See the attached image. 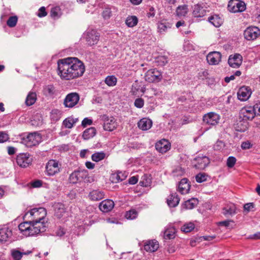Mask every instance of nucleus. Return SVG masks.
<instances>
[{"mask_svg": "<svg viewBox=\"0 0 260 260\" xmlns=\"http://www.w3.org/2000/svg\"><path fill=\"white\" fill-rule=\"evenodd\" d=\"M85 69L77 57H67L57 61V74L63 80H71L81 77Z\"/></svg>", "mask_w": 260, "mask_h": 260, "instance_id": "nucleus-1", "label": "nucleus"}, {"mask_svg": "<svg viewBox=\"0 0 260 260\" xmlns=\"http://www.w3.org/2000/svg\"><path fill=\"white\" fill-rule=\"evenodd\" d=\"M20 233L26 237L34 236L46 231L45 222L26 221L18 226Z\"/></svg>", "mask_w": 260, "mask_h": 260, "instance_id": "nucleus-2", "label": "nucleus"}, {"mask_svg": "<svg viewBox=\"0 0 260 260\" xmlns=\"http://www.w3.org/2000/svg\"><path fill=\"white\" fill-rule=\"evenodd\" d=\"M47 212L44 208H34L25 214V216L29 215L33 217L32 221L35 222H45L44 218Z\"/></svg>", "mask_w": 260, "mask_h": 260, "instance_id": "nucleus-3", "label": "nucleus"}, {"mask_svg": "<svg viewBox=\"0 0 260 260\" xmlns=\"http://www.w3.org/2000/svg\"><path fill=\"white\" fill-rule=\"evenodd\" d=\"M61 164L55 159H50L46 165V172L48 176H53L60 172Z\"/></svg>", "mask_w": 260, "mask_h": 260, "instance_id": "nucleus-4", "label": "nucleus"}, {"mask_svg": "<svg viewBox=\"0 0 260 260\" xmlns=\"http://www.w3.org/2000/svg\"><path fill=\"white\" fill-rule=\"evenodd\" d=\"M162 78L161 72L156 69L148 70L145 75V80L150 83L158 82Z\"/></svg>", "mask_w": 260, "mask_h": 260, "instance_id": "nucleus-5", "label": "nucleus"}, {"mask_svg": "<svg viewBox=\"0 0 260 260\" xmlns=\"http://www.w3.org/2000/svg\"><path fill=\"white\" fill-rule=\"evenodd\" d=\"M228 9L232 13L242 12L246 9L245 4L238 0H231L229 2Z\"/></svg>", "mask_w": 260, "mask_h": 260, "instance_id": "nucleus-6", "label": "nucleus"}, {"mask_svg": "<svg viewBox=\"0 0 260 260\" xmlns=\"http://www.w3.org/2000/svg\"><path fill=\"white\" fill-rule=\"evenodd\" d=\"M255 116L253 107H244L239 112V117L242 120H252Z\"/></svg>", "mask_w": 260, "mask_h": 260, "instance_id": "nucleus-7", "label": "nucleus"}, {"mask_svg": "<svg viewBox=\"0 0 260 260\" xmlns=\"http://www.w3.org/2000/svg\"><path fill=\"white\" fill-rule=\"evenodd\" d=\"M32 159L28 153L19 154L16 157V162L21 168H26L31 164Z\"/></svg>", "mask_w": 260, "mask_h": 260, "instance_id": "nucleus-8", "label": "nucleus"}, {"mask_svg": "<svg viewBox=\"0 0 260 260\" xmlns=\"http://www.w3.org/2000/svg\"><path fill=\"white\" fill-rule=\"evenodd\" d=\"M102 118L104 121L103 127L105 131L111 132L116 128L117 122L114 117L104 115Z\"/></svg>", "mask_w": 260, "mask_h": 260, "instance_id": "nucleus-9", "label": "nucleus"}, {"mask_svg": "<svg viewBox=\"0 0 260 260\" xmlns=\"http://www.w3.org/2000/svg\"><path fill=\"white\" fill-rule=\"evenodd\" d=\"M99 34L94 29L87 30L85 34V39L87 44L89 46L95 45L99 42Z\"/></svg>", "mask_w": 260, "mask_h": 260, "instance_id": "nucleus-10", "label": "nucleus"}, {"mask_svg": "<svg viewBox=\"0 0 260 260\" xmlns=\"http://www.w3.org/2000/svg\"><path fill=\"white\" fill-rule=\"evenodd\" d=\"M260 35V29L256 26H249L244 32V38L247 40H254Z\"/></svg>", "mask_w": 260, "mask_h": 260, "instance_id": "nucleus-11", "label": "nucleus"}, {"mask_svg": "<svg viewBox=\"0 0 260 260\" xmlns=\"http://www.w3.org/2000/svg\"><path fill=\"white\" fill-rule=\"evenodd\" d=\"M220 116L214 112H209L203 116V121L209 125H216L219 123Z\"/></svg>", "mask_w": 260, "mask_h": 260, "instance_id": "nucleus-12", "label": "nucleus"}, {"mask_svg": "<svg viewBox=\"0 0 260 260\" xmlns=\"http://www.w3.org/2000/svg\"><path fill=\"white\" fill-rule=\"evenodd\" d=\"M79 100V94L76 92H72L66 96L63 104L66 107L72 108L78 103Z\"/></svg>", "mask_w": 260, "mask_h": 260, "instance_id": "nucleus-13", "label": "nucleus"}, {"mask_svg": "<svg viewBox=\"0 0 260 260\" xmlns=\"http://www.w3.org/2000/svg\"><path fill=\"white\" fill-rule=\"evenodd\" d=\"M24 140L28 147H31L39 144L41 141V137L39 134L33 133L28 134Z\"/></svg>", "mask_w": 260, "mask_h": 260, "instance_id": "nucleus-14", "label": "nucleus"}, {"mask_svg": "<svg viewBox=\"0 0 260 260\" xmlns=\"http://www.w3.org/2000/svg\"><path fill=\"white\" fill-rule=\"evenodd\" d=\"M252 93L249 87L242 86L239 88L237 92L238 98L241 101H246L250 96Z\"/></svg>", "mask_w": 260, "mask_h": 260, "instance_id": "nucleus-15", "label": "nucleus"}, {"mask_svg": "<svg viewBox=\"0 0 260 260\" xmlns=\"http://www.w3.org/2000/svg\"><path fill=\"white\" fill-rule=\"evenodd\" d=\"M206 59L209 64L211 65H216L221 61V54L219 52H211L207 55Z\"/></svg>", "mask_w": 260, "mask_h": 260, "instance_id": "nucleus-16", "label": "nucleus"}, {"mask_svg": "<svg viewBox=\"0 0 260 260\" xmlns=\"http://www.w3.org/2000/svg\"><path fill=\"white\" fill-rule=\"evenodd\" d=\"M194 160L197 162L194 165V167L200 170L204 169L210 163L209 158L206 156H198Z\"/></svg>", "mask_w": 260, "mask_h": 260, "instance_id": "nucleus-17", "label": "nucleus"}, {"mask_svg": "<svg viewBox=\"0 0 260 260\" xmlns=\"http://www.w3.org/2000/svg\"><path fill=\"white\" fill-rule=\"evenodd\" d=\"M12 236V231L7 226L0 228V243L8 241Z\"/></svg>", "mask_w": 260, "mask_h": 260, "instance_id": "nucleus-18", "label": "nucleus"}, {"mask_svg": "<svg viewBox=\"0 0 260 260\" xmlns=\"http://www.w3.org/2000/svg\"><path fill=\"white\" fill-rule=\"evenodd\" d=\"M242 57L239 54L230 55L228 59V63L230 67L234 68H239L242 63Z\"/></svg>", "mask_w": 260, "mask_h": 260, "instance_id": "nucleus-19", "label": "nucleus"}, {"mask_svg": "<svg viewBox=\"0 0 260 260\" xmlns=\"http://www.w3.org/2000/svg\"><path fill=\"white\" fill-rule=\"evenodd\" d=\"M155 148L158 152L163 153L170 149V144L167 140L162 139L156 143Z\"/></svg>", "mask_w": 260, "mask_h": 260, "instance_id": "nucleus-20", "label": "nucleus"}, {"mask_svg": "<svg viewBox=\"0 0 260 260\" xmlns=\"http://www.w3.org/2000/svg\"><path fill=\"white\" fill-rule=\"evenodd\" d=\"M203 4H198L193 7L192 14L195 17H202L206 14V10L203 6Z\"/></svg>", "mask_w": 260, "mask_h": 260, "instance_id": "nucleus-21", "label": "nucleus"}, {"mask_svg": "<svg viewBox=\"0 0 260 260\" xmlns=\"http://www.w3.org/2000/svg\"><path fill=\"white\" fill-rule=\"evenodd\" d=\"M114 202L111 200H105L103 201L99 205L100 209L103 212H108L114 207Z\"/></svg>", "mask_w": 260, "mask_h": 260, "instance_id": "nucleus-22", "label": "nucleus"}, {"mask_svg": "<svg viewBox=\"0 0 260 260\" xmlns=\"http://www.w3.org/2000/svg\"><path fill=\"white\" fill-rule=\"evenodd\" d=\"M159 247L158 242L155 240H152L147 241L144 245V248L147 252H153L156 251Z\"/></svg>", "mask_w": 260, "mask_h": 260, "instance_id": "nucleus-23", "label": "nucleus"}, {"mask_svg": "<svg viewBox=\"0 0 260 260\" xmlns=\"http://www.w3.org/2000/svg\"><path fill=\"white\" fill-rule=\"evenodd\" d=\"M248 125V121L242 120L239 117L238 121L235 124V128L238 132H244L247 129Z\"/></svg>", "mask_w": 260, "mask_h": 260, "instance_id": "nucleus-24", "label": "nucleus"}, {"mask_svg": "<svg viewBox=\"0 0 260 260\" xmlns=\"http://www.w3.org/2000/svg\"><path fill=\"white\" fill-rule=\"evenodd\" d=\"M152 125V120L147 118L141 119L138 123V127L143 131H147L150 129Z\"/></svg>", "mask_w": 260, "mask_h": 260, "instance_id": "nucleus-25", "label": "nucleus"}, {"mask_svg": "<svg viewBox=\"0 0 260 260\" xmlns=\"http://www.w3.org/2000/svg\"><path fill=\"white\" fill-rule=\"evenodd\" d=\"M43 92L46 96L52 98L57 94V90L52 84L45 86L43 88Z\"/></svg>", "mask_w": 260, "mask_h": 260, "instance_id": "nucleus-26", "label": "nucleus"}, {"mask_svg": "<svg viewBox=\"0 0 260 260\" xmlns=\"http://www.w3.org/2000/svg\"><path fill=\"white\" fill-rule=\"evenodd\" d=\"M190 185L188 183V180L186 178L182 179L178 185V191L181 194H186L189 192Z\"/></svg>", "mask_w": 260, "mask_h": 260, "instance_id": "nucleus-27", "label": "nucleus"}, {"mask_svg": "<svg viewBox=\"0 0 260 260\" xmlns=\"http://www.w3.org/2000/svg\"><path fill=\"white\" fill-rule=\"evenodd\" d=\"M55 215L58 218H60L66 212V209L64 205L60 203H57L54 204Z\"/></svg>", "mask_w": 260, "mask_h": 260, "instance_id": "nucleus-28", "label": "nucleus"}, {"mask_svg": "<svg viewBox=\"0 0 260 260\" xmlns=\"http://www.w3.org/2000/svg\"><path fill=\"white\" fill-rule=\"evenodd\" d=\"M179 201L180 199L176 193L170 194L167 200L168 204L171 207H175L177 206Z\"/></svg>", "mask_w": 260, "mask_h": 260, "instance_id": "nucleus-29", "label": "nucleus"}, {"mask_svg": "<svg viewBox=\"0 0 260 260\" xmlns=\"http://www.w3.org/2000/svg\"><path fill=\"white\" fill-rule=\"evenodd\" d=\"M89 197L91 200L96 201L103 199L104 193L99 190H94L90 192Z\"/></svg>", "mask_w": 260, "mask_h": 260, "instance_id": "nucleus-30", "label": "nucleus"}, {"mask_svg": "<svg viewBox=\"0 0 260 260\" xmlns=\"http://www.w3.org/2000/svg\"><path fill=\"white\" fill-rule=\"evenodd\" d=\"M198 200L196 198H191L185 202L182 205L183 208L185 209H192L197 206Z\"/></svg>", "mask_w": 260, "mask_h": 260, "instance_id": "nucleus-31", "label": "nucleus"}, {"mask_svg": "<svg viewBox=\"0 0 260 260\" xmlns=\"http://www.w3.org/2000/svg\"><path fill=\"white\" fill-rule=\"evenodd\" d=\"M83 178L82 172L80 171H74L69 177V181L70 183L75 184L78 181H80Z\"/></svg>", "mask_w": 260, "mask_h": 260, "instance_id": "nucleus-32", "label": "nucleus"}, {"mask_svg": "<svg viewBox=\"0 0 260 260\" xmlns=\"http://www.w3.org/2000/svg\"><path fill=\"white\" fill-rule=\"evenodd\" d=\"M96 133V129L93 127H91L85 129L82 134V137L84 140H88L93 137Z\"/></svg>", "mask_w": 260, "mask_h": 260, "instance_id": "nucleus-33", "label": "nucleus"}, {"mask_svg": "<svg viewBox=\"0 0 260 260\" xmlns=\"http://www.w3.org/2000/svg\"><path fill=\"white\" fill-rule=\"evenodd\" d=\"M236 208L235 205L231 204L227 205L226 207L223 208V214L226 216H232L236 213Z\"/></svg>", "mask_w": 260, "mask_h": 260, "instance_id": "nucleus-34", "label": "nucleus"}, {"mask_svg": "<svg viewBox=\"0 0 260 260\" xmlns=\"http://www.w3.org/2000/svg\"><path fill=\"white\" fill-rule=\"evenodd\" d=\"M31 252V251H27L25 252H22L17 249H12L11 250V255L14 260H20L23 255H27Z\"/></svg>", "mask_w": 260, "mask_h": 260, "instance_id": "nucleus-35", "label": "nucleus"}, {"mask_svg": "<svg viewBox=\"0 0 260 260\" xmlns=\"http://www.w3.org/2000/svg\"><path fill=\"white\" fill-rule=\"evenodd\" d=\"M208 21L216 27H219L222 23V19L216 15L209 17Z\"/></svg>", "mask_w": 260, "mask_h": 260, "instance_id": "nucleus-36", "label": "nucleus"}, {"mask_svg": "<svg viewBox=\"0 0 260 260\" xmlns=\"http://www.w3.org/2000/svg\"><path fill=\"white\" fill-rule=\"evenodd\" d=\"M36 93L34 92H30L26 98L25 104L27 106L32 105L36 102Z\"/></svg>", "mask_w": 260, "mask_h": 260, "instance_id": "nucleus-37", "label": "nucleus"}, {"mask_svg": "<svg viewBox=\"0 0 260 260\" xmlns=\"http://www.w3.org/2000/svg\"><path fill=\"white\" fill-rule=\"evenodd\" d=\"M171 28L170 24L165 21H161L157 23V29L160 33L166 32L168 28Z\"/></svg>", "mask_w": 260, "mask_h": 260, "instance_id": "nucleus-38", "label": "nucleus"}, {"mask_svg": "<svg viewBox=\"0 0 260 260\" xmlns=\"http://www.w3.org/2000/svg\"><path fill=\"white\" fill-rule=\"evenodd\" d=\"M176 229L173 227L167 228L164 232V238L166 239H172L175 238Z\"/></svg>", "mask_w": 260, "mask_h": 260, "instance_id": "nucleus-39", "label": "nucleus"}, {"mask_svg": "<svg viewBox=\"0 0 260 260\" xmlns=\"http://www.w3.org/2000/svg\"><path fill=\"white\" fill-rule=\"evenodd\" d=\"M138 21V20L136 16H128L126 18L125 23L128 27H132L137 24Z\"/></svg>", "mask_w": 260, "mask_h": 260, "instance_id": "nucleus-40", "label": "nucleus"}, {"mask_svg": "<svg viewBox=\"0 0 260 260\" xmlns=\"http://www.w3.org/2000/svg\"><path fill=\"white\" fill-rule=\"evenodd\" d=\"M105 157L106 154L104 152H96L92 155L91 159L94 161L98 162L104 159Z\"/></svg>", "mask_w": 260, "mask_h": 260, "instance_id": "nucleus-41", "label": "nucleus"}, {"mask_svg": "<svg viewBox=\"0 0 260 260\" xmlns=\"http://www.w3.org/2000/svg\"><path fill=\"white\" fill-rule=\"evenodd\" d=\"M105 82L109 86H114L117 83V78L114 75L108 76L105 79Z\"/></svg>", "mask_w": 260, "mask_h": 260, "instance_id": "nucleus-42", "label": "nucleus"}, {"mask_svg": "<svg viewBox=\"0 0 260 260\" xmlns=\"http://www.w3.org/2000/svg\"><path fill=\"white\" fill-rule=\"evenodd\" d=\"M188 12V8L187 5L180 6L177 7L176 9V14L178 16H184Z\"/></svg>", "mask_w": 260, "mask_h": 260, "instance_id": "nucleus-43", "label": "nucleus"}, {"mask_svg": "<svg viewBox=\"0 0 260 260\" xmlns=\"http://www.w3.org/2000/svg\"><path fill=\"white\" fill-rule=\"evenodd\" d=\"M194 228L195 226L193 223L188 222L181 227V231L184 233H189L192 231Z\"/></svg>", "mask_w": 260, "mask_h": 260, "instance_id": "nucleus-44", "label": "nucleus"}, {"mask_svg": "<svg viewBox=\"0 0 260 260\" xmlns=\"http://www.w3.org/2000/svg\"><path fill=\"white\" fill-rule=\"evenodd\" d=\"M185 173L184 169H183L180 166L176 167L172 171V174L174 177H179L182 176L184 175Z\"/></svg>", "mask_w": 260, "mask_h": 260, "instance_id": "nucleus-45", "label": "nucleus"}, {"mask_svg": "<svg viewBox=\"0 0 260 260\" xmlns=\"http://www.w3.org/2000/svg\"><path fill=\"white\" fill-rule=\"evenodd\" d=\"M18 21V17L16 16H10L7 21V25L10 27H15Z\"/></svg>", "mask_w": 260, "mask_h": 260, "instance_id": "nucleus-46", "label": "nucleus"}, {"mask_svg": "<svg viewBox=\"0 0 260 260\" xmlns=\"http://www.w3.org/2000/svg\"><path fill=\"white\" fill-rule=\"evenodd\" d=\"M63 125L68 128H71L74 126V122L72 121V117L66 118L63 121Z\"/></svg>", "mask_w": 260, "mask_h": 260, "instance_id": "nucleus-47", "label": "nucleus"}, {"mask_svg": "<svg viewBox=\"0 0 260 260\" xmlns=\"http://www.w3.org/2000/svg\"><path fill=\"white\" fill-rule=\"evenodd\" d=\"M168 58L166 56H160L157 59V62L161 66L166 65L168 62Z\"/></svg>", "mask_w": 260, "mask_h": 260, "instance_id": "nucleus-48", "label": "nucleus"}, {"mask_svg": "<svg viewBox=\"0 0 260 260\" xmlns=\"http://www.w3.org/2000/svg\"><path fill=\"white\" fill-rule=\"evenodd\" d=\"M224 146V143L222 141L218 140L214 145L213 148L215 150L220 151L223 149Z\"/></svg>", "mask_w": 260, "mask_h": 260, "instance_id": "nucleus-49", "label": "nucleus"}, {"mask_svg": "<svg viewBox=\"0 0 260 260\" xmlns=\"http://www.w3.org/2000/svg\"><path fill=\"white\" fill-rule=\"evenodd\" d=\"M137 216V212L135 210H129L125 214V217L127 219H133Z\"/></svg>", "mask_w": 260, "mask_h": 260, "instance_id": "nucleus-50", "label": "nucleus"}, {"mask_svg": "<svg viewBox=\"0 0 260 260\" xmlns=\"http://www.w3.org/2000/svg\"><path fill=\"white\" fill-rule=\"evenodd\" d=\"M207 176L204 173H199L196 176V181L198 183H202L207 180Z\"/></svg>", "mask_w": 260, "mask_h": 260, "instance_id": "nucleus-51", "label": "nucleus"}, {"mask_svg": "<svg viewBox=\"0 0 260 260\" xmlns=\"http://www.w3.org/2000/svg\"><path fill=\"white\" fill-rule=\"evenodd\" d=\"M236 162V158L235 157L230 156L227 159L226 165L229 168H232L235 166Z\"/></svg>", "mask_w": 260, "mask_h": 260, "instance_id": "nucleus-52", "label": "nucleus"}, {"mask_svg": "<svg viewBox=\"0 0 260 260\" xmlns=\"http://www.w3.org/2000/svg\"><path fill=\"white\" fill-rule=\"evenodd\" d=\"M66 233V230L63 228L59 226L55 231V235L58 237H62Z\"/></svg>", "mask_w": 260, "mask_h": 260, "instance_id": "nucleus-53", "label": "nucleus"}, {"mask_svg": "<svg viewBox=\"0 0 260 260\" xmlns=\"http://www.w3.org/2000/svg\"><path fill=\"white\" fill-rule=\"evenodd\" d=\"M9 139V135L5 132H0V143H4Z\"/></svg>", "mask_w": 260, "mask_h": 260, "instance_id": "nucleus-54", "label": "nucleus"}, {"mask_svg": "<svg viewBox=\"0 0 260 260\" xmlns=\"http://www.w3.org/2000/svg\"><path fill=\"white\" fill-rule=\"evenodd\" d=\"M144 101L142 98L136 99L134 102V105L138 108H141L144 106Z\"/></svg>", "mask_w": 260, "mask_h": 260, "instance_id": "nucleus-55", "label": "nucleus"}, {"mask_svg": "<svg viewBox=\"0 0 260 260\" xmlns=\"http://www.w3.org/2000/svg\"><path fill=\"white\" fill-rule=\"evenodd\" d=\"M111 11L109 8H106L102 13V15L104 19H109L111 16Z\"/></svg>", "mask_w": 260, "mask_h": 260, "instance_id": "nucleus-56", "label": "nucleus"}, {"mask_svg": "<svg viewBox=\"0 0 260 260\" xmlns=\"http://www.w3.org/2000/svg\"><path fill=\"white\" fill-rule=\"evenodd\" d=\"M92 120L91 119H89L88 118H85L82 121L81 125L85 127L87 125H90L92 124Z\"/></svg>", "mask_w": 260, "mask_h": 260, "instance_id": "nucleus-57", "label": "nucleus"}, {"mask_svg": "<svg viewBox=\"0 0 260 260\" xmlns=\"http://www.w3.org/2000/svg\"><path fill=\"white\" fill-rule=\"evenodd\" d=\"M59 9L57 7H54L51 9L50 12V15L53 18H56L58 17V12Z\"/></svg>", "mask_w": 260, "mask_h": 260, "instance_id": "nucleus-58", "label": "nucleus"}, {"mask_svg": "<svg viewBox=\"0 0 260 260\" xmlns=\"http://www.w3.org/2000/svg\"><path fill=\"white\" fill-rule=\"evenodd\" d=\"M208 75V73L207 70H203L202 71H200L198 73V78L200 79H204L205 78H207V77Z\"/></svg>", "mask_w": 260, "mask_h": 260, "instance_id": "nucleus-59", "label": "nucleus"}, {"mask_svg": "<svg viewBox=\"0 0 260 260\" xmlns=\"http://www.w3.org/2000/svg\"><path fill=\"white\" fill-rule=\"evenodd\" d=\"M47 15V12L44 7H41L39 10V13L38 16L39 17H43Z\"/></svg>", "mask_w": 260, "mask_h": 260, "instance_id": "nucleus-60", "label": "nucleus"}, {"mask_svg": "<svg viewBox=\"0 0 260 260\" xmlns=\"http://www.w3.org/2000/svg\"><path fill=\"white\" fill-rule=\"evenodd\" d=\"M42 185V182L37 180L31 182V186L34 188L40 187Z\"/></svg>", "mask_w": 260, "mask_h": 260, "instance_id": "nucleus-61", "label": "nucleus"}, {"mask_svg": "<svg viewBox=\"0 0 260 260\" xmlns=\"http://www.w3.org/2000/svg\"><path fill=\"white\" fill-rule=\"evenodd\" d=\"M253 207L254 205L252 203H247L244 205V210L247 212H248Z\"/></svg>", "mask_w": 260, "mask_h": 260, "instance_id": "nucleus-62", "label": "nucleus"}, {"mask_svg": "<svg viewBox=\"0 0 260 260\" xmlns=\"http://www.w3.org/2000/svg\"><path fill=\"white\" fill-rule=\"evenodd\" d=\"M138 181V179L136 176H133L128 179V183L134 185L136 184Z\"/></svg>", "mask_w": 260, "mask_h": 260, "instance_id": "nucleus-63", "label": "nucleus"}, {"mask_svg": "<svg viewBox=\"0 0 260 260\" xmlns=\"http://www.w3.org/2000/svg\"><path fill=\"white\" fill-rule=\"evenodd\" d=\"M253 108H254L255 115H257L260 116V103L255 104Z\"/></svg>", "mask_w": 260, "mask_h": 260, "instance_id": "nucleus-64", "label": "nucleus"}]
</instances>
